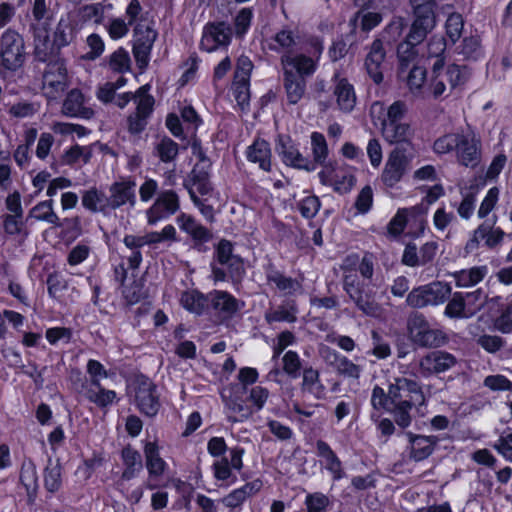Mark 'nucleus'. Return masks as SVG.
<instances>
[{"label": "nucleus", "mask_w": 512, "mask_h": 512, "mask_svg": "<svg viewBox=\"0 0 512 512\" xmlns=\"http://www.w3.org/2000/svg\"><path fill=\"white\" fill-rule=\"evenodd\" d=\"M425 402L420 384L406 377L390 379L387 391L376 385L371 395L373 408L390 412L395 422L402 428L411 424L413 409L425 405Z\"/></svg>", "instance_id": "obj_1"}, {"label": "nucleus", "mask_w": 512, "mask_h": 512, "mask_svg": "<svg viewBox=\"0 0 512 512\" xmlns=\"http://www.w3.org/2000/svg\"><path fill=\"white\" fill-rule=\"evenodd\" d=\"M433 151L438 155L455 153L459 165L474 169L482 158V144L474 133H447L433 143Z\"/></svg>", "instance_id": "obj_2"}, {"label": "nucleus", "mask_w": 512, "mask_h": 512, "mask_svg": "<svg viewBox=\"0 0 512 512\" xmlns=\"http://www.w3.org/2000/svg\"><path fill=\"white\" fill-rule=\"evenodd\" d=\"M467 78L466 67L456 64L446 66L444 59H437L432 65L427 90L435 99L447 97L453 89L464 84Z\"/></svg>", "instance_id": "obj_3"}, {"label": "nucleus", "mask_w": 512, "mask_h": 512, "mask_svg": "<svg viewBox=\"0 0 512 512\" xmlns=\"http://www.w3.org/2000/svg\"><path fill=\"white\" fill-rule=\"evenodd\" d=\"M148 84L141 86L135 93L127 92L118 95L115 104L123 109L132 99L137 101L136 111L129 115L128 130L132 134H139L147 125V118L151 115L154 106V98L148 91Z\"/></svg>", "instance_id": "obj_4"}, {"label": "nucleus", "mask_w": 512, "mask_h": 512, "mask_svg": "<svg viewBox=\"0 0 512 512\" xmlns=\"http://www.w3.org/2000/svg\"><path fill=\"white\" fill-rule=\"evenodd\" d=\"M407 335L419 347L436 348L447 341L446 334L428 321L420 312H412L407 318Z\"/></svg>", "instance_id": "obj_5"}, {"label": "nucleus", "mask_w": 512, "mask_h": 512, "mask_svg": "<svg viewBox=\"0 0 512 512\" xmlns=\"http://www.w3.org/2000/svg\"><path fill=\"white\" fill-rule=\"evenodd\" d=\"M451 291V286L448 283L434 281L413 288L406 297V303L415 309L437 306L449 298Z\"/></svg>", "instance_id": "obj_6"}, {"label": "nucleus", "mask_w": 512, "mask_h": 512, "mask_svg": "<svg viewBox=\"0 0 512 512\" xmlns=\"http://www.w3.org/2000/svg\"><path fill=\"white\" fill-rule=\"evenodd\" d=\"M0 59L5 69L16 71L26 60L23 37L14 30H6L0 38Z\"/></svg>", "instance_id": "obj_7"}, {"label": "nucleus", "mask_w": 512, "mask_h": 512, "mask_svg": "<svg viewBox=\"0 0 512 512\" xmlns=\"http://www.w3.org/2000/svg\"><path fill=\"white\" fill-rule=\"evenodd\" d=\"M132 387L139 411L148 417H154L161 407L157 386L150 379L141 376L134 381Z\"/></svg>", "instance_id": "obj_8"}, {"label": "nucleus", "mask_w": 512, "mask_h": 512, "mask_svg": "<svg viewBox=\"0 0 512 512\" xmlns=\"http://www.w3.org/2000/svg\"><path fill=\"white\" fill-rule=\"evenodd\" d=\"M68 75L64 61L56 59L47 64L42 76V89L49 99H57L68 87Z\"/></svg>", "instance_id": "obj_9"}, {"label": "nucleus", "mask_w": 512, "mask_h": 512, "mask_svg": "<svg viewBox=\"0 0 512 512\" xmlns=\"http://www.w3.org/2000/svg\"><path fill=\"white\" fill-rule=\"evenodd\" d=\"M320 135L314 132L311 136L314 152V160L309 161L305 159L298 150L293 146L289 137L280 136L277 145V151L282 156L283 161L287 165H291L296 168H302L306 170H313L316 168V162L318 160V146Z\"/></svg>", "instance_id": "obj_10"}, {"label": "nucleus", "mask_w": 512, "mask_h": 512, "mask_svg": "<svg viewBox=\"0 0 512 512\" xmlns=\"http://www.w3.org/2000/svg\"><path fill=\"white\" fill-rule=\"evenodd\" d=\"M495 223L496 216L493 221H485L474 230L465 246L467 253L475 251L481 241H484V245L491 250L496 249L503 242L505 232L501 228L495 227Z\"/></svg>", "instance_id": "obj_11"}, {"label": "nucleus", "mask_w": 512, "mask_h": 512, "mask_svg": "<svg viewBox=\"0 0 512 512\" xmlns=\"http://www.w3.org/2000/svg\"><path fill=\"white\" fill-rule=\"evenodd\" d=\"M355 177L345 168L332 163H322V184L333 187L339 194L349 192L355 185Z\"/></svg>", "instance_id": "obj_12"}, {"label": "nucleus", "mask_w": 512, "mask_h": 512, "mask_svg": "<svg viewBox=\"0 0 512 512\" xmlns=\"http://www.w3.org/2000/svg\"><path fill=\"white\" fill-rule=\"evenodd\" d=\"M409 164L408 157L405 151L401 148H395L388 155L383 172L381 174V181L387 187H394L405 174Z\"/></svg>", "instance_id": "obj_13"}, {"label": "nucleus", "mask_w": 512, "mask_h": 512, "mask_svg": "<svg viewBox=\"0 0 512 512\" xmlns=\"http://www.w3.org/2000/svg\"><path fill=\"white\" fill-rule=\"evenodd\" d=\"M133 54L140 67L148 64L152 46L157 38V32L148 25L138 24L135 27Z\"/></svg>", "instance_id": "obj_14"}, {"label": "nucleus", "mask_w": 512, "mask_h": 512, "mask_svg": "<svg viewBox=\"0 0 512 512\" xmlns=\"http://www.w3.org/2000/svg\"><path fill=\"white\" fill-rule=\"evenodd\" d=\"M457 364L456 357L444 350L429 352L419 362L421 374H439L448 371Z\"/></svg>", "instance_id": "obj_15"}, {"label": "nucleus", "mask_w": 512, "mask_h": 512, "mask_svg": "<svg viewBox=\"0 0 512 512\" xmlns=\"http://www.w3.org/2000/svg\"><path fill=\"white\" fill-rule=\"evenodd\" d=\"M407 111L406 104L402 101H395L388 108L381 102H374L370 107V116L375 125H389L390 123L402 122Z\"/></svg>", "instance_id": "obj_16"}, {"label": "nucleus", "mask_w": 512, "mask_h": 512, "mask_svg": "<svg viewBox=\"0 0 512 512\" xmlns=\"http://www.w3.org/2000/svg\"><path fill=\"white\" fill-rule=\"evenodd\" d=\"M179 209L178 195L172 191H164L159 194L155 203L147 211L149 224H155L168 214H174Z\"/></svg>", "instance_id": "obj_17"}, {"label": "nucleus", "mask_w": 512, "mask_h": 512, "mask_svg": "<svg viewBox=\"0 0 512 512\" xmlns=\"http://www.w3.org/2000/svg\"><path fill=\"white\" fill-rule=\"evenodd\" d=\"M386 57V51L381 39H375L366 55L365 68L368 75L375 84L383 81V65Z\"/></svg>", "instance_id": "obj_18"}, {"label": "nucleus", "mask_w": 512, "mask_h": 512, "mask_svg": "<svg viewBox=\"0 0 512 512\" xmlns=\"http://www.w3.org/2000/svg\"><path fill=\"white\" fill-rule=\"evenodd\" d=\"M60 49L50 41L46 29L34 28V55L38 61L47 62L60 59L58 57Z\"/></svg>", "instance_id": "obj_19"}, {"label": "nucleus", "mask_w": 512, "mask_h": 512, "mask_svg": "<svg viewBox=\"0 0 512 512\" xmlns=\"http://www.w3.org/2000/svg\"><path fill=\"white\" fill-rule=\"evenodd\" d=\"M333 94L336 97L338 108L344 112H351L356 105V94L354 87L346 78L340 77L339 73L334 75Z\"/></svg>", "instance_id": "obj_20"}, {"label": "nucleus", "mask_w": 512, "mask_h": 512, "mask_svg": "<svg viewBox=\"0 0 512 512\" xmlns=\"http://www.w3.org/2000/svg\"><path fill=\"white\" fill-rule=\"evenodd\" d=\"M28 218H35L38 221H45L55 227H62L64 225H79L78 218L64 219L61 221L53 210V200H46L38 203L30 210Z\"/></svg>", "instance_id": "obj_21"}, {"label": "nucleus", "mask_w": 512, "mask_h": 512, "mask_svg": "<svg viewBox=\"0 0 512 512\" xmlns=\"http://www.w3.org/2000/svg\"><path fill=\"white\" fill-rule=\"evenodd\" d=\"M135 182L124 180L113 183L109 188L110 209L115 210L126 203L134 205L135 203Z\"/></svg>", "instance_id": "obj_22"}, {"label": "nucleus", "mask_w": 512, "mask_h": 512, "mask_svg": "<svg viewBox=\"0 0 512 512\" xmlns=\"http://www.w3.org/2000/svg\"><path fill=\"white\" fill-rule=\"evenodd\" d=\"M375 265L376 258L371 253H365L361 259L357 254H351L343 260L341 268L343 270H354L356 273L359 271L363 280L371 282Z\"/></svg>", "instance_id": "obj_23"}, {"label": "nucleus", "mask_w": 512, "mask_h": 512, "mask_svg": "<svg viewBox=\"0 0 512 512\" xmlns=\"http://www.w3.org/2000/svg\"><path fill=\"white\" fill-rule=\"evenodd\" d=\"M62 113L68 117L90 119L94 111L84 105V96L78 89L71 90L62 105Z\"/></svg>", "instance_id": "obj_24"}, {"label": "nucleus", "mask_w": 512, "mask_h": 512, "mask_svg": "<svg viewBox=\"0 0 512 512\" xmlns=\"http://www.w3.org/2000/svg\"><path fill=\"white\" fill-rule=\"evenodd\" d=\"M410 443V457L415 461H422L428 458L438 441L436 436H423L413 435L412 433L407 434Z\"/></svg>", "instance_id": "obj_25"}, {"label": "nucleus", "mask_w": 512, "mask_h": 512, "mask_svg": "<svg viewBox=\"0 0 512 512\" xmlns=\"http://www.w3.org/2000/svg\"><path fill=\"white\" fill-rule=\"evenodd\" d=\"M209 301L212 307L224 313L226 316L235 314L241 307L244 306L243 302H239L235 297L226 291H213L209 295Z\"/></svg>", "instance_id": "obj_26"}, {"label": "nucleus", "mask_w": 512, "mask_h": 512, "mask_svg": "<svg viewBox=\"0 0 512 512\" xmlns=\"http://www.w3.org/2000/svg\"><path fill=\"white\" fill-rule=\"evenodd\" d=\"M20 481L27 491L28 503L33 504L37 495L38 478L36 466L31 459L22 463Z\"/></svg>", "instance_id": "obj_27"}, {"label": "nucleus", "mask_w": 512, "mask_h": 512, "mask_svg": "<svg viewBox=\"0 0 512 512\" xmlns=\"http://www.w3.org/2000/svg\"><path fill=\"white\" fill-rule=\"evenodd\" d=\"M284 71L291 70L300 77L309 75L314 72L316 64L312 58L305 55H297L292 57L290 55H284L281 59Z\"/></svg>", "instance_id": "obj_28"}, {"label": "nucleus", "mask_w": 512, "mask_h": 512, "mask_svg": "<svg viewBox=\"0 0 512 512\" xmlns=\"http://www.w3.org/2000/svg\"><path fill=\"white\" fill-rule=\"evenodd\" d=\"M488 273L486 266H475L470 269H463L452 274L456 286L459 288H468L480 283Z\"/></svg>", "instance_id": "obj_29"}, {"label": "nucleus", "mask_w": 512, "mask_h": 512, "mask_svg": "<svg viewBox=\"0 0 512 512\" xmlns=\"http://www.w3.org/2000/svg\"><path fill=\"white\" fill-rule=\"evenodd\" d=\"M262 487L260 480L247 483L243 487L232 491L223 499V503L230 508L240 506L248 497L256 494Z\"/></svg>", "instance_id": "obj_30"}, {"label": "nucleus", "mask_w": 512, "mask_h": 512, "mask_svg": "<svg viewBox=\"0 0 512 512\" xmlns=\"http://www.w3.org/2000/svg\"><path fill=\"white\" fill-rule=\"evenodd\" d=\"M247 157L251 162L258 163L264 171H269L271 167L269 144L264 140L255 141L247 152Z\"/></svg>", "instance_id": "obj_31"}, {"label": "nucleus", "mask_w": 512, "mask_h": 512, "mask_svg": "<svg viewBox=\"0 0 512 512\" xmlns=\"http://www.w3.org/2000/svg\"><path fill=\"white\" fill-rule=\"evenodd\" d=\"M83 206L92 212L106 213L110 209L108 196H105L102 192L96 188H91L84 192L82 196Z\"/></svg>", "instance_id": "obj_32"}, {"label": "nucleus", "mask_w": 512, "mask_h": 512, "mask_svg": "<svg viewBox=\"0 0 512 512\" xmlns=\"http://www.w3.org/2000/svg\"><path fill=\"white\" fill-rule=\"evenodd\" d=\"M284 87L290 103L296 104L304 94L303 78L291 70L284 71Z\"/></svg>", "instance_id": "obj_33"}, {"label": "nucleus", "mask_w": 512, "mask_h": 512, "mask_svg": "<svg viewBox=\"0 0 512 512\" xmlns=\"http://www.w3.org/2000/svg\"><path fill=\"white\" fill-rule=\"evenodd\" d=\"M380 128L384 139L391 144L405 142L411 136L410 126L404 122L390 123Z\"/></svg>", "instance_id": "obj_34"}, {"label": "nucleus", "mask_w": 512, "mask_h": 512, "mask_svg": "<svg viewBox=\"0 0 512 512\" xmlns=\"http://www.w3.org/2000/svg\"><path fill=\"white\" fill-rule=\"evenodd\" d=\"M415 20L413 22L417 27L425 31H431L435 26L434 4L426 1L421 5H417L414 10Z\"/></svg>", "instance_id": "obj_35"}, {"label": "nucleus", "mask_w": 512, "mask_h": 512, "mask_svg": "<svg viewBox=\"0 0 512 512\" xmlns=\"http://www.w3.org/2000/svg\"><path fill=\"white\" fill-rule=\"evenodd\" d=\"M86 397L97 406L105 407L114 401L116 393L102 388L98 379H92V387L87 390Z\"/></svg>", "instance_id": "obj_36"}, {"label": "nucleus", "mask_w": 512, "mask_h": 512, "mask_svg": "<svg viewBox=\"0 0 512 512\" xmlns=\"http://www.w3.org/2000/svg\"><path fill=\"white\" fill-rule=\"evenodd\" d=\"M322 466L330 472L333 480H339L345 475L341 461L324 442H322Z\"/></svg>", "instance_id": "obj_37"}, {"label": "nucleus", "mask_w": 512, "mask_h": 512, "mask_svg": "<svg viewBox=\"0 0 512 512\" xmlns=\"http://www.w3.org/2000/svg\"><path fill=\"white\" fill-rule=\"evenodd\" d=\"M267 280L286 295L293 294L300 289V283L297 280L286 277L279 271L273 269L268 271Z\"/></svg>", "instance_id": "obj_38"}, {"label": "nucleus", "mask_w": 512, "mask_h": 512, "mask_svg": "<svg viewBox=\"0 0 512 512\" xmlns=\"http://www.w3.org/2000/svg\"><path fill=\"white\" fill-rule=\"evenodd\" d=\"M146 467L151 476H160L165 469V462L159 456L158 447L155 443H147L145 446Z\"/></svg>", "instance_id": "obj_39"}, {"label": "nucleus", "mask_w": 512, "mask_h": 512, "mask_svg": "<svg viewBox=\"0 0 512 512\" xmlns=\"http://www.w3.org/2000/svg\"><path fill=\"white\" fill-rule=\"evenodd\" d=\"M426 82V70L422 67H413L407 77V85L410 92L415 96L425 97L428 92L424 84Z\"/></svg>", "instance_id": "obj_40"}, {"label": "nucleus", "mask_w": 512, "mask_h": 512, "mask_svg": "<svg viewBox=\"0 0 512 512\" xmlns=\"http://www.w3.org/2000/svg\"><path fill=\"white\" fill-rule=\"evenodd\" d=\"M444 315L451 319L471 318V313H468L465 301L462 298V292H455L452 295L445 307Z\"/></svg>", "instance_id": "obj_41"}, {"label": "nucleus", "mask_w": 512, "mask_h": 512, "mask_svg": "<svg viewBox=\"0 0 512 512\" xmlns=\"http://www.w3.org/2000/svg\"><path fill=\"white\" fill-rule=\"evenodd\" d=\"M61 483V465L58 460L52 461L49 459L44 469L45 488L49 492L54 493L59 490Z\"/></svg>", "instance_id": "obj_42"}, {"label": "nucleus", "mask_w": 512, "mask_h": 512, "mask_svg": "<svg viewBox=\"0 0 512 512\" xmlns=\"http://www.w3.org/2000/svg\"><path fill=\"white\" fill-rule=\"evenodd\" d=\"M208 300V296L197 291H186L182 294L180 302L185 309L199 315L203 312Z\"/></svg>", "instance_id": "obj_43"}, {"label": "nucleus", "mask_w": 512, "mask_h": 512, "mask_svg": "<svg viewBox=\"0 0 512 512\" xmlns=\"http://www.w3.org/2000/svg\"><path fill=\"white\" fill-rule=\"evenodd\" d=\"M191 180L193 183V190L201 195H207L212 191V185L209 180V170L200 168V165H195L191 171Z\"/></svg>", "instance_id": "obj_44"}, {"label": "nucleus", "mask_w": 512, "mask_h": 512, "mask_svg": "<svg viewBox=\"0 0 512 512\" xmlns=\"http://www.w3.org/2000/svg\"><path fill=\"white\" fill-rule=\"evenodd\" d=\"M462 298L468 313H471V317H473L484 307L487 295L479 288L472 292L462 293Z\"/></svg>", "instance_id": "obj_45"}, {"label": "nucleus", "mask_w": 512, "mask_h": 512, "mask_svg": "<svg viewBox=\"0 0 512 512\" xmlns=\"http://www.w3.org/2000/svg\"><path fill=\"white\" fill-rule=\"evenodd\" d=\"M366 280H360L354 270H344V289L351 297L363 294L366 287Z\"/></svg>", "instance_id": "obj_46"}, {"label": "nucleus", "mask_w": 512, "mask_h": 512, "mask_svg": "<svg viewBox=\"0 0 512 512\" xmlns=\"http://www.w3.org/2000/svg\"><path fill=\"white\" fill-rule=\"evenodd\" d=\"M73 39V29L71 24L66 19H61L58 22L54 32V43L59 49L67 46Z\"/></svg>", "instance_id": "obj_47"}, {"label": "nucleus", "mask_w": 512, "mask_h": 512, "mask_svg": "<svg viewBox=\"0 0 512 512\" xmlns=\"http://www.w3.org/2000/svg\"><path fill=\"white\" fill-rule=\"evenodd\" d=\"M446 34L455 43L460 39L464 28V19L459 13H451L445 23Z\"/></svg>", "instance_id": "obj_48"}, {"label": "nucleus", "mask_w": 512, "mask_h": 512, "mask_svg": "<svg viewBox=\"0 0 512 512\" xmlns=\"http://www.w3.org/2000/svg\"><path fill=\"white\" fill-rule=\"evenodd\" d=\"M476 343L486 352L495 354L502 350L506 341L498 335L482 334L476 339Z\"/></svg>", "instance_id": "obj_49"}, {"label": "nucleus", "mask_w": 512, "mask_h": 512, "mask_svg": "<svg viewBox=\"0 0 512 512\" xmlns=\"http://www.w3.org/2000/svg\"><path fill=\"white\" fill-rule=\"evenodd\" d=\"M205 28L212 34V37L219 45L229 43L232 31L230 26L225 22L209 23Z\"/></svg>", "instance_id": "obj_50"}, {"label": "nucleus", "mask_w": 512, "mask_h": 512, "mask_svg": "<svg viewBox=\"0 0 512 512\" xmlns=\"http://www.w3.org/2000/svg\"><path fill=\"white\" fill-rule=\"evenodd\" d=\"M157 155L163 162H171L178 154V144L168 137H164L156 145Z\"/></svg>", "instance_id": "obj_51"}, {"label": "nucleus", "mask_w": 512, "mask_h": 512, "mask_svg": "<svg viewBox=\"0 0 512 512\" xmlns=\"http://www.w3.org/2000/svg\"><path fill=\"white\" fill-rule=\"evenodd\" d=\"M356 306L366 315L376 317L380 314L379 305L371 299L367 294H358L351 297Z\"/></svg>", "instance_id": "obj_52"}, {"label": "nucleus", "mask_w": 512, "mask_h": 512, "mask_svg": "<svg viewBox=\"0 0 512 512\" xmlns=\"http://www.w3.org/2000/svg\"><path fill=\"white\" fill-rule=\"evenodd\" d=\"M109 66L114 72L123 73L130 69V57L126 50L119 48L110 56Z\"/></svg>", "instance_id": "obj_53"}, {"label": "nucleus", "mask_w": 512, "mask_h": 512, "mask_svg": "<svg viewBox=\"0 0 512 512\" xmlns=\"http://www.w3.org/2000/svg\"><path fill=\"white\" fill-rule=\"evenodd\" d=\"M414 210H415L414 207L411 209H406V208L399 209L397 211L396 215L389 222V225H388L389 233L392 235H395V236L400 235L406 227L408 214Z\"/></svg>", "instance_id": "obj_54"}, {"label": "nucleus", "mask_w": 512, "mask_h": 512, "mask_svg": "<svg viewBox=\"0 0 512 512\" xmlns=\"http://www.w3.org/2000/svg\"><path fill=\"white\" fill-rule=\"evenodd\" d=\"M493 325L497 331L503 334L512 333V301L501 311Z\"/></svg>", "instance_id": "obj_55"}, {"label": "nucleus", "mask_w": 512, "mask_h": 512, "mask_svg": "<svg viewBox=\"0 0 512 512\" xmlns=\"http://www.w3.org/2000/svg\"><path fill=\"white\" fill-rule=\"evenodd\" d=\"M499 193L497 187H492L488 190L477 212L479 218H485L495 208L499 199Z\"/></svg>", "instance_id": "obj_56"}, {"label": "nucleus", "mask_w": 512, "mask_h": 512, "mask_svg": "<svg viewBox=\"0 0 512 512\" xmlns=\"http://www.w3.org/2000/svg\"><path fill=\"white\" fill-rule=\"evenodd\" d=\"M454 221H456L455 214L451 211L448 212L445 207L437 208L433 216V224L441 232L447 229Z\"/></svg>", "instance_id": "obj_57"}, {"label": "nucleus", "mask_w": 512, "mask_h": 512, "mask_svg": "<svg viewBox=\"0 0 512 512\" xmlns=\"http://www.w3.org/2000/svg\"><path fill=\"white\" fill-rule=\"evenodd\" d=\"M483 384L492 391H512V382L500 374L487 376Z\"/></svg>", "instance_id": "obj_58"}, {"label": "nucleus", "mask_w": 512, "mask_h": 512, "mask_svg": "<svg viewBox=\"0 0 512 512\" xmlns=\"http://www.w3.org/2000/svg\"><path fill=\"white\" fill-rule=\"evenodd\" d=\"M233 90L235 99L242 110L249 104L250 100V91H249V82L244 81H236L233 82Z\"/></svg>", "instance_id": "obj_59"}, {"label": "nucleus", "mask_w": 512, "mask_h": 512, "mask_svg": "<svg viewBox=\"0 0 512 512\" xmlns=\"http://www.w3.org/2000/svg\"><path fill=\"white\" fill-rule=\"evenodd\" d=\"M4 231L9 235L23 234L24 238L28 232L24 230L22 217L5 215L3 220Z\"/></svg>", "instance_id": "obj_60"}, {"label": "nucleus", "mask_w": 512, "mask_h": 512, "mask_svg": "<svg viewBox=\"0 0 512 512\" xmlns=\"http://www.w3.org/2000/svg\"><path fill=\"white\" fill-rule=\"evenodd\" d=\"M225 265H227L228 277L234 285L239 286L245 274L242 260L239 257L232 258V260Z\"/></svg>", "instance_id": "obj_61"}, {"label": "nucleus", "mask_w": 512, "mask_h": 512, "mask_svg": "<svg viewBox=\"0 0 512 512\" xmlns=\"http://www.w3.org/2000/svg\"><path fill=\"white\" fill-rule=\"evenodd\" d=\"M372 354L379 359H385L391 354V348L389 344L383 340L382 336L376 332L372 331Z\"/></svg>", "instance_id": "obj_62"}, {"label": "nucleus", "mask_w": 512, "mask_h": 512, "mask_svg": "<svg viewBox=\"0 0 512 512\" xmlns=\"http://www.w3.org/2000/svg\"><path fill=\"white\" fill-rule=\"evenodd\" d=\"M79 14L83 21L93 20L95 23H100L103 18V6L101 4L85 5L80 8Z\"/></svg>", "instance_id": "obj_63"}, {"label": "nucleus", "mask_w": 512, "mask_h": 512, "mask_svg": "<svg viewBox=\"0 0 512 512\" xmlns=\"http://www.w3.org/2000/svg\"><path fill=\"white\" fill-rule=\"evenodd\" d=\"M253 68L251 60L247 56L239 57L237 61L234 80L244 82L250 80V74Z\"/></svg>", "instance_id": "obj_64"}]
</instances>
